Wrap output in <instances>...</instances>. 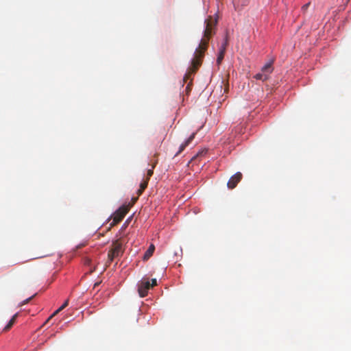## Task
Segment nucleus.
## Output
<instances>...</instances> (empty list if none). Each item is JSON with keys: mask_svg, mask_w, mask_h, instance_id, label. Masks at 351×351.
I'll list each match as a JSON object with an SVG mask.
<instances>
[{"mask_svg": "<svg viewBox=\"0 0 351 351\" xmlns=\"http://www.w3.org/2000/svg\"><path fill=\"white\" fill-rule=\"evenodd\" d=\"M216 24L217 20L213 19L211 16L205 20L206 27L204 31V36L194 53V57L191 60V65L184 77L183 80L184 82H186L191 75L194 74L201 66L204 53L208 48V41L213 35L215 34Z\"/></svg>", "mask_w": 351, "mask_h": 351, "instance_id": "f257e3e1", "label": "nucleus"}, {"mask_svg": "<svg viewBox=\"0 0 351 351\" xmlns=\"http://www.w3.org/2000/svg\"><path fill=\"white\" fill-rule=\"evenodd\" d=\"M123 252V243L119 239L114 241L108 253L109 263L112 262L114 258L121 256Z\"/></svg>", "mask_w": 351, "mask_h": 351, "instance_id": "f03ea898", "label": "nucleus"}, {"mask_svg": "<svg viewBox=\"0 0 351 351\" xmlns=\"http://www.w3.org/2000/svg\"><path fill=\"white\" fill-rule=\"evenodd\" d=\"M273 60L267 62L265 64L260 73H256L254 75V78L258 80H261L263 82L266 81L269 79L270 74L272 73L274 69L272 67Z\"/></svg>", "mask_w": 351, "mask_h": 351, "instance_id": "7ed1b4c3", "label": "nucleus"}, {"mask_svg": "<svg viewBox=\"0 0 351 351\" xmlns=\"http://www.w3.org/2000/svg\"><path fill=\"white\" fill-rule=\"evenodd\" d=\"M129 206L123 205L121 206L113 215L112 221L110 223V227H112L119 223L129 211Z\"/></svg>", "mask_w": 351, "mask_h": 351, "instance_id": "20e7f679", "label": "nucleus"}, {"mask_svg": "<svg viewBox=\"0 0 351 351\" xmlns=\"http://www.w3.org/2000/svg\"><path fill=\"white\" fill-rule=\"evenodd\" d=\"M151 288L149 281H141L138 285V292L141 298L147 295L149 289Z\"/></svg>", "mask_w": 351, "mask_h": 351, "instance_id": "39448f33", "label": "nucleus"}, {"mask_svg": "<svg viewBox=\"0 0 351 351\" xmlns=\"http://www.w3.org/2000/svg\"><path fill=\"white\" fill-rule=\"evenodd\" d=\"M242 179V173L237 172L233 175L228 182L227 186L230 189H233Z\"/></svg>", "mask_w": 351, "mask_h": 351, "instance_id": "423d86ee", "label": "nucleus"}, {"mask_svg": "<svg viewBox=\"0 0 351 351\" xmlns=\"http://www.w3.org/2000/svg\"><path fill=\"white\" fill-rule=\"evenodd\" d=\"M196 135L195 132H193L183 143H182L179 147L178 152L175 154V156L180 154L190 143L193 141Z\"/></svg>", "mask_w": 351, "mask_h": 351, "instance_id": "0eeeda50", "label": "nucleus"}, {"mask_svg": "<svg viewBox=\"0 0 351 351\" xmlns=\"http://www.w3.org/2000/svg\"><path fill=\"white\" fill-rule=\"evenodd\" d=\"M235 10L240 11L249 4V0H232Z\"/></svg>", "mask_w": 351, "mask_h": 351, "instance_id": "6e6552de", "label": "nucleus"}, {"mask_svg": "<svg viewBox=\"0 0 351 351\" xmlns=\"http://www.w3.org/2000/svg\"><path fill=\"white\" fill-rule=\"evenodd\" d=\"M154 250L155 246L153 244H151L143 256V260H148L152 256Z\"/></svg>", "mask_w": 351, "mask_h": 351, "instance_id": "1a4fd4ad", "label": "nucleus"}, {"mask_svg": "<svg viewBox=\"0 0 351 351\" xmlns=\"http://www.w3.org/2000/svg\"><path fill=\"white\" fill-rule=\"evenodd\" d=\"M18 315L19 313H17L12 316V317L9 321L8 324L3 328L4 331H8L12 327L16 321V317H18Z\"/></svg>", "mask_w": 351, "mask_h": 351, "instance_id": "9d476101", "label": "nucleus"}, {"mask_svg": "<svg viewBox=\"0 0 351 351\" xmlns=\"http://www.w3.org/2000/svg\"><path fill=\"white\" fill-rule=\"evenodd\" d=\"M18 315L19 313H17L12 316V317L9 321L8 324L3 328L4 331H8L12 327L16 321V317H18Z\"/></svg>", "mask_w": 351, "mask_h": 351, "instance_id": "9b49d317", "label": "nucleus"}, {"mask_svg": "<svg viewBox=\"0 0 351 351\" xmlns=\"http://www.w3.org/2000/svg\"><path fill=\"white\" fill-rule=\"evenodd\" d=\"M148 182L149 180H144L140 184V188L138 189V190L137 191V194L138 196H140L143 193V191H145V189L147 188V184H148Z\"/></svg>", "mask_w": 351, "mask_h": 351, "instance_id": "f8f14e48", "label": "nucleus"}, {"mask_svg": "<svg viewBox=\"0 0 351 351\" xmlns=\"http://www.w3.org/2000/svg\"><path fill=\"white\" fill-rule=\"evenodd\" d=\"M228 45V34H226L225 36V38H224V41L223 43L221 44L220 48H219V51H222L223 52H226V47Z\"/></svg>", "mask_w": 351, "mask_h": 351, "instance_id": "ddd939ff", "label": "nucleus"}, {"mask_svg": "<svg viewBox=\"0 0 351 351\" xmlns=\"http://www.w3.org/2000/svg\"><path fill=\"white\" fill-rule=\"evenodd\" d=\"M156 163H157V160H156L155 163L152 165V169H148L147 173V178L145 180H149L150 178L152 176V175L154 173V169Z\"/></svg>", "mask_w": 351, "mask_h": 351, "instance_id": "4468645a", "label": "nucleus"}, {"mask_svg": "<svg viewBox=\"0 0 351 351\" xmlns=\"http://www.w3.org/2000/svg\"><path fill=\"white\" fill-rule=\"evenodd\" d=\"M224 54H225V52L222 51H219V54H218V56H217V64H220L221 61L223 60V58H224Z\"/></svg>", "mask_w": 351, "mask_h": 351, "instance_id": "2eb2a0df", "label": "nucleus"}, {"mask_svg": "<svg viewBox=\"0 0 351 351\" xmlns=\"http://www.w3.org/2000/svg\"><path fill=\"white\" fill-rule=\"evenodd\" d=\"M34 295H32V296H31V297H29V298H27L26 300H23V302H21L19 304V306H23V305H25V304H27L28 302H29L32 300V298L34 297Z\"/></svg>", "mask_w": 351, "mask_h": 351, "instance_id": "dca6fc26", "label": "nucleus"}, {"mask_svg": "<svg viewBox=\"0 0 351 351\" xmlns=\"http://www.w3.org/2000/svg\"><path fill=\"white\" fill-rule=\"evenodd\" d=\"M191 84H192V82H190L187 84V86H186V87L185 90H186V95H189V93H190V92H191Z\"/></svg>", "mask_w": 351, "mask_h": 351, "instance_id": "f3484780", "label": "nucleus"}, {"mask_svg": "<svg viewBox=\"0 0 351 351\" xmlns=\"http://www.w3.org/2000/svg\"><path fill=\"white\" fill-rule=\"evenodd\" d=\"M309 5H310V3H306L305 5H304L302 6V9L304 11L308 9V8Z\"/></svg>", "mask_w": 351, "mask_h": 351, "instance_id": "a211bd4d", "label": "nucleus"}, {"mask_svg": "<svg viewBox=\"0 0 351 351\" xmlns=\"http://www.w3.org/2000/svg\"><path fill=\"white\" fill-rule=\"evenodd\" d=\"M155 285H156V279L153 278L152 279L151 287H153Z\"/></svg>", "mask_w": 351, "mask_h": 351, "instance_id": "6ab92c4d", "label": "nucleus"}, {"mask_svg": "<svg viewBox=\"0 0 351 351\" xmlns=\"http://www.w3.org/2000/svg\"><path fill=\"white\" fill-rule=\"evenodd\" d=\"M60 311H57V310L49 317V319L47 320V322L49 321V319H51L53 316L56 315V314H58Z\"/></svg>", "mask_w": 351, "mask_h": 351, "instance_id": "aec40b11", "label": "nucleus"}, {"mask_svg": "<svg viewBox=\"0 0 351 351\" xmlns=\"http://www.w3.org/2000/svg\"><path fill=\"white\" fill-rule=\"evenodd\" d=\"M69 305V300H66L62 306H64L65 308Z\"/></svg>", "mask_w": 351, "mask_h": 351, "instance_id": "412c9836", "label": "nucleus"}, {"mask_svg": "<svg viewBox=\"0 0 351 351\" xmlns=\"http://www.w3.org/2000/svg\"><path fill=\"white\" fill-rule=\"evenodd\" d=\"M65 307L63 306H61L60 307H59L58 309H57V311H62Z\"/></svg>", "mask_w": 351, "mask_h": 351, "instance_id": "4be33fe9", "label": "nucleus"}, {"mask_svg": "<svg viewBox=\"0 0 351 351\" xmlns=\"http://www.w3.org/2000/svg\"><path fill=\"white\" fill-rule=\"evenodd\" d=\"M65 307L63 306H61L60 307H59L58 309H57V311H62Z\"/></svg>", "mask_w": 351, "mask_h": 351, "instance_id": "5701e85b", "label": "nucleus"}, {"mask_svg": "<svg viewBox=\"0 0 351 351\" xmlns=\"http://www.w3.org/2000/svg\"><path fill=\"white\" fill-rule=\"evenodd\" d=\"M198 156H199V154H197V155H195V156H193V157L192 158V159H191V160H194V159H195V158H196Z\"/></svg>", "mask_w": 351, "mask_h": 351, "instance_id": "b1692460", "label": "nucleus"}, {"mask_svg": "<svg viewBox=\"0 0 351 351\" xmlns=\"http://www.w3.org/2000/svg\"><path fill=\"white\" fill-rule=\"evenodd\" d=\"M99 285V283L98 282H96L95 285H94V287H96L97 286Z\"/></svg>", "mask_w": 351, "mask_h": 351, "instance_id": "393cba45", "label": "nucleus"}, {"mask_svg": "<svg viewBox=\"0 0 351 351\" xmlns=\"http://www.w3.org/2000/svg\"><path fill=\"white\" fill-rule=\"evenodd\" d=\"M136 200H137V198H134L133 199L134 202H135Z\"/></svg>", "mask_w": 351, "mask_h": 351, "instance_id": "a878e982", "label": "nucleus"}, {"mask_svg": "<svg viewBox=\"0 0 351 351\" xmlns=\"http://www.w3.org/2000/svg\"><path fill=\"white\" fill-rule=\"evenodd\" d=\"M89 263H90V260H88V261H86V263H87V264H89Z\"/></svg>", "mask_w": 351, "mask_h": 351, "instance_id": "bb28decb", "label": "nucleus"}, {"mask_svg": "<svg viewBox=\"0 0 351 351\" xmlns=\"http://www.w3.org/2000/svg\"><path fill=\"white\" fill-rule=\"evenodd\" d=\"M126 223H128V220H127V221H125V225Z\"/></svg>", "mask_w": 351, "mask_h": 351, "instance_id": "cd10ccee", "label": "nucleus"}]
</instances>
